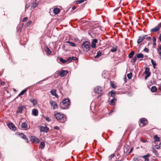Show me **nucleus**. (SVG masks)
Wrapping results in <instances>:
<instances>
[{
    "mask_svg": "<svg viewBox=\"0 0 161 161\" xmlns=\"http://www.w3.org/2000/svg\"><path fill=\"white\" fill-rule=\"evenodd\" d=\"M102 55V53L100 51L97 52V55L95 56V58L101 56Z\"/></svg>",
    "mask_w": 161,
    "mask_h": 161,
    "instance_id": "nucleus-35",
    "label": "nucleus"
},
{
    "mask_svg": "<svg viewBox=\"0 0 161 161\" xmlns=\"http://www.w3.org/2000/svg\"><path fill=\"white\" fill-rule=\"evenodd\" d=\"M145 161H149V159L148 158L145 160Z\"/></svg>",
    "mask_w": 161,
    "mask_h": 161,
    "instance_id": "nucleus-61",
    "label": "nucleus"
},
{
    "mask_svg": "<svg viewBox=\"0 0 161 161\" xmlns=\"http://www.w3.org/2000/svg\"><path fill=\"white\" fill-rule=\"evenodd\" d=\"M159 55L160 56V59H161V54H159Z\"/></svg>",
    "mask_w": 161,
    "mask_h": 161,
    "instance_id": "nucleus-62",
    "label": "nucleus"
},
{
    "mask_svg": "<svg viewBox=\"0 0 161 161\" xmlns=\"http://www.w3.org/2000/svg\"><path fill=\"white\" fill-rule=\"evenodd\" d=\"M144 73L146 75L145 78V80H146L147 78L150 76L151 74V73L150 72L149 68L148 67L146 68Z\"/></svg>",
    "mask_w": 161,
    "mask_h": 161,
    "instance_id": "nucleus-4",
    "label": "nucleus"
},
{
    "mask_svg": "<svg viewBox=\"0 0 161 161\" xmlns=\"http://www.w3.org/2000/svg\"><path fill=\"white\" fill-rule=\"evenodd\" d=\"M24 108L25 107L24 106H19L17 110V113H21Z\"/></svg>",
    "mask_w": 161,
    "mask_h": 161,
    "instance_id": "nucleus-17",
    "label": "nucleus"
},
{
    "mask_svg": "<svg viewBox=\"0 0 161 161\" xmlns=\"http://www.w3.org/2000/svg\"><path fill=\"white\" fill-rule=\"evenodd\" d=\"M142 142H146V141H144L143 140H142Z\"/></svg>",
    "mask_w": 161,
    "mask_h": 161,
    "instance_id": "nucleus-63",
    "label": "nucleus"
},
{
    "mask_svg": "<svg viewBox=\"0 0 161 161\" xmlns=\"http://www.w3.org/2000/svg\"><path fill=\"white\" fill-rule=\"evenodd\" d=\"M158 53L159 54H161V46L158 48Z\"/></svg>",
    "mask_w": 161,
    "mask_h": 161,
    "instance_id": "nucleus-46",
    "label": "nucleus"
},
{
    "mask_svg": "<svg viewBox=\"0 0 161 161\" xmlns=\"http://www.w3.org/2000/svg\"><path fill=\"white\" fill-rule=\"evenodd\" d=\"M21 126L22 128L25 129L27 127V124L25 122H23L21 124Z\"/></svg>",
    "mask_w": 161,
    "mask_h": 161,
    "instance_id": "nucleus-22",
    "label": "nucleus"
},
{
    "mask_svg": "<svg viewBox=\"0 0 161 161\" xmlns=\"http://www.w3.org/2000/svg\"><path fill=\"white\" fill-rule=\"evenodd\" d=\"M137 58H144V55L142 53H138L136 55Z\"/></svg>",
    "mask_w": 161,
    "mask_h": 161,
    "instance_id": "nucleus-23",
    "label": "nucleus"
},
{
    "mask_svg": "<svg viewBox=\"0 0 161 161\" xmlns=\"http://www.w3.org/2000/svg\"><path fill=\"white\" fill-rule=\"evenodd\" d=\"M30 101L32 103L33 105H35L36 104L37 102L36 100H35L34 99H33L32 100H30Z\"/></svg>",
    "mask_w": 161,
    "mask_h": 161,
    "instance_id": "nucleus-33",
    "label": "nucleus"
},
{
    "mask_svg": "<svg viewBox=\"0 0 161 161\" xmlns=\"http://www.w3.org/2000/svg\"><path fill=\"white\" fill-rule=\"evenodd\" d=\"M60 61L63 63H65L67 62L66 60H65L61 58L60 59Z\"/></svg>",
    "mask_w": 161,
    "mask_h": 161,
    "instance_id": "nucleus-41",
    "label": "nucleus"
},
{
    "mask_svg": "<svg viewBox=\"0 0 161 161\" xmlns=\"http://www.w3.org/2000/svg\"><path fill=\"white\" fill-rule=\"evenodd\" d=\"M45 147V143L43 142H41L39 148L43 149Z\"/></svg>",
    "mask_w": 161,
    "mask_h": 161,
    "instance_id": "nucleus-24",
    "label": "nucleus"
},
{
    "mask_svg": "<svg viewBox=\"0 0 161 161\" xmlns=\"http://www.w3.org/2000/svg\"><path fill=\"white\" fill-rule=\"evenodd\" d=\"M132 150H133V148H131V149H130V151L129 152V153H130L132 151Z\"/></svg>",
    "mask_w": 161,
    "mask_h": 161,
    "instance_id": "nucleus-59",
    "label": "nucleus"
},
{
    "mask_svg": "<svg viewBox=\"0 0 161 161\" xmlns=\"http://www.w3.org/2000/svg\"><path fill=\"white\" fill-rule=\"evenodd\" d=\"M150 156V154H148L146 155H143L142 156V157L145 160L148 158V157Z\"/></svg>",
    "mask_w": 161,
    "mask_h": 161,
    "instance_id": "nucleus-34",
    "label": "nucleus"
},
{
    "mask_svg": "<svg viewBox=\"0 0 161 161\" xmlns=\"http://www.w3.org/2000/svg\"><path fill=\"white\" fill-rule=\"evenodd\" d=\"M140 122L143 124L142 126H144L148 123V121L147 119L145 118H142L140 119Z\"/></svg>",
    "mask_w": 161,
    "mask_h": 161,
    "instance_id": "nucleus-10",
    "label": "nucleus"
},
{
    "mask_svg": "<svg viewBox=\"0 0 161 161\" xmlns=\"http://www.w3.org/2000/svg\"><path fill=\"white\" fill-rule=\"evenodd\" d=\"M54 129H55L59 130V128L57 126H55L54 127Z\"/></svg>",
    "mask_w": 161,
    "mask_h": 161,
    "instance_id": "nucleus-54",
    "label": "nucleus"
},
{
    "mask_svg": "<svg viewBox=\"0 0 161 161\" xmlns=\"http://www.w3.org/2000/svg\"><path fill=\"white\" fill-rule=\"evenodd\" d=\"M134 54V51H132L129 54V58H131L132 57Z\"/></svg>",
    "mask_w": 161,
    "mask_h": 161,
    "instance_id": "nucleus-32",
    "label": "nucleus"
},
{
    "mask_svg": "<svg viewBox=\"0 0 161 161\" xmlns=\"http://www.w3.org/2000/svg\"><path fill=\"white\" fill-rule=\"evenodd\" d=\"M146 36H147V35H145L142 37L139 36L137 41V43L139 44L142 42L143 40L145 39V37Z\"/></svg>",
    "mask_w": 161,
    "mask_h": 161,
    "instance_id": "nucleus-13",
    "label": "nucleus"
},
{
    "mask_svg": "<svg viewBox=\"0 0 161 161\" xmlns=\"http://www.w3.org/2000/svg\"><path fill=\"white\" fill-rule=\"evenodd\" d=\"M54 116L61 123H64L66 120V118L65 116L60 113L55 114Z\"/></svg>",
    "mask_w": 161,
    "mask_h": 161,
    "instance_id": "nucleus-2",
    "label": "nucleus"
},
{
    "mask_svg": "<svg viewBox=\"0 0 161 161\" xmlns=\"http://www.w3.org/2000/svg\"><path fill=\"white\" fill-rule=\"evenodd\" d=\"M153 152L155 153L156 156H158L159 154L158 151L154 148H153Z\"/></svg>",
    "mask_w": 161,
    "mask_h": 161,
    "instance_id": "nucleus-31",
    "label": "nucleus"
},
{
    "mask_svg": "<svg viewBox=\"0 0 161 161\" xmlns=\"http://www.w3.org/2000/svg\"><path fill=\"white\" fill-rule=\"evenodd\" d=\"M30 6V5L28 4H26L25 6V10H26V9L27 8H28Z\"/></svg>",
    "mask_w": 161,
    "mask_h": 161,
    "instance_id": "nucleus-53",
    "label": "nucleus"
},
{
    "mask_svg": "<svg viewBox=\"0 0 161 161\" xmlns=\"http://www.w3.org/2000/svg\"><path fill=\"white\" fill-rule=\"evenodd\" d=\"M116 99L114 97L109 102V103L110 105H114L115 104V102L116 101Z\"/></svg>",
    "mask_w": 161,
    "mask_h": 161,
    "instance_id": "nucleus-16",
    "label": "nucleus"
},
{
    "mask_svg": "<svg viewBox=\"0 0 161 161\" xmlns=\"http://www.w3.org/2000/svg\"><path fill=\"white\" fill-rule=\"evenodd\" d=\"M7 125L9 128L13 130H15L16 129V128L15 125L12 123H10L7 124Z\"/></svg>",
    "mask_w": 161,
    "mask_h": 161,
    "instance_id": "nucleus-9",
    "label": "nucleus"
},
{
    "mask_svg": "<svg viewBox=\"0 0 161 161\" xmlns=\"http://www.w3.org/2000/svg\"><path fill=\"white\" fill-rule=\"evenodd\" d=\"M117 51V47H113L112 48L111 50L110 51L112 52H114Z\"/></svg>",
    "mask_w": 161,
    "mask_h": 161,
    "instance_id": "nucleus-40",
    "label": "nucleus"
},
{
    "mask_svg": "<svg viewBox=\"0 0 161 161\" xmlns=\"http://www.w3.org/2000/svg\"><path fill=\"white\" fill-rule=\"evenodd\" d=\"M102 90L103 88L102 87L97 86L94 88V91L95 93L99 94L101 93Z\"/></svg>",
    "mask_w": 161,
    "mask_h": 161,
    "instance_id": "nucleus-6",
    "label": "nucleus"
},
{
    "mask_svg": "<svg viewBox=\"0 0 161 161\" xmlns=\"http://www.w3.org/2000/svg\"><path fill=\"white\" fill-rule=\"evenodd\" d=\"M46 51L47 52V54H51V52L50 50L48 48H47Z\"/></svg>",
    "mask_w": 161,
    "mask_h": 161,
    "instance_id": "nucleus-42",
    "label": "nucleus"
},
{
    "mask_svg": "<svg viewBox=\"0 0 161 161\" xmlns=\"http://www.w3.org/2000/svg\"><path fill=\"white\" fill-rule=\"evenodd\" d=\"M31 21H29L27 23H26L25 24V25L26 26H28L31 24Z\"/></svg>",
    "mask_w": 161,
    "mask_h": 161,
    "instance_id": "nucleus-45",
    "label": "nucleus"
},
{
    "mask_svg": "<svg viewBox=\"0 0 161 161\" xmlns=\"http://www.w3.org/2000/svg\"><path fill=\"white\" fill-rule=\"evenodd\" d=\"M151 39V38L150 36L147 37V36L145 37V39H146L147 40H150Z\"/></svg>",
    "mask_w": 161,
    "mask_h": 161,
    "instance_id": "nucleus-52",
    "label": "nucleus"
},
{
    "mask_svg": "<svg viewBox=\"0 0 161 161\" xmlns=\"http://www.w3.org/2000/svg\"><path fill=\"white\" fill-rule=\"evenodd\" d=\"M60 10L58 8H55L53 9V12L55 14H58L59 13Z\"/></svg>",
    "mask_w": 161,
    "mask_h": 161,
    "instance_id": "nucleus-21",
    "label": "nucleus"
},
{
    "mask_svg": "<svg viewBox=\"0 0 161 161\" xmlns=\"http://www.w3.org/2000/svg\"><path fill=\"white\" fill-rule=\"evenodd\" d=\"M28 19V17H24L22 20V21L24 22H26V20Z\"/></svg>",
    "mask_w": 161,
    "mask_h": 161,
    "instance_id": "nucleus-48",
    "label": "nucleus"
},
{
    "mask_svg": "<svg viewBox=\"0 0 161 161\" xmlns=\"http://www.w3.org/2000/svg\"><path fill=\"white\" fill-rule=\"evenodd\" d=\"M72 57H69L67 59L66 61L67 62H68V63L72 61Z\"/></svg>",
    "mask_w": 161,
    "mask_h": 161,
    "instance_id": "nucleus-43",
    "label": "nucleus"
},
{
    "mask_svg": "<svg viewBox=\"0 0 161 161\" xmlns=\"http://www.w3.org/2000/svg\"><path fill=\"white\" fill-rule=\"evenodd\" d=\"M157 90V88L155 86H153L151 89V91L152 92H155Z\"/></svg>",
    "mask_w": 161,
    "mask_h": 161,
    "instance_id": "nucleus-27",
    "label": "nucleus"
},
{
    "mask_svg": "<svg viewBox=\"0 0 161 161\" xmlns=\"http://www.w3.org/2000/svg\"><path fill=\"white\" fill-rule=\"evenodd\" d=\"M27 91V89H25L23 90L18 95V96H21L23 95V94L26 92Z\"/></svg>",
    "mask_w": 161,
    "mask_h": 161,
    "instance_id": "nucleus-26",
    "label": "nucleus"
},
{
    "mask_svg": "<svg viewBox=\"0 0 161 161\" xmlns=\"http://www.w3.org/2000/svg\"><path fill=\"white\" fill-rule=\"evenodd\" d=\"M50 103L54 110L58 108V106L56 102L51 100L50 102Z\"/></svg>",
    "mask_w": 161,
    "mask_h": 161,
    "instance_id": "nucleus-7",
    "label": "nucleus"
},
{
    "mask_svg": "<svg viewBox=\"0 0 161 161\" xmlns=\"http://www.w3.org/2000/svg\"><path fill=\"white\" fill-rule=\"evenodd\" d=\"M151 62L152 64H153V67L155 69V67L156 65V62L154 61L153 59H151Z\"/></svg>",
    "mask_w": 161,
    "mask_h": 161,
    "instance_id": "nucleus-30",
    "label": "nucleus"
},
{
    "mask_svg": "<svg viewBox=\"0 0 161 161\" xmlns=\"http://www.w3.org/2000/svg\"><path fill=\"white\" fill-rule=\"evenodd\" d=\"M40 131L41 132H47L49 130V128L46 126H41L40 127Z\"/></svg>",
    "mask_w": 161,
    "mask_h": 161,
    "instance_id": "nucleus-11",
    "label": "nucleus"
},
{
    "mask_svg": "<svg viewBox=\"0 0 161 161\" xmlns=\"http://www.w3.org/2000/svg\"><path fill=\"white\" fill-rule=\"evenodd\" d=\"M19 135L21 138L25 139L26 141V142L27 143H28V140L26 138V136H25V135H24L23 133H20L19 134Z\"/></svg>",
    "mask_w": 161,
    "mask_h": 161,
    "instance_id": "nucleus-15",
    "label": "nucleus"
},
{
    "mask_svg": "<svg viewBox=\"0 0 161 161\" xmlns=\"http://www.w3.org/2000/svg\"><path fill=\"white\" fill-rule=\"evenodd\" d=\"M110 93L111 94V97H113V98L114 97L115 95V93L114 92L111 91L110 92Z\"/></svg>",
    "mask_w": 161,
    "mask_h": 161,
    "instance_id": "nucleus-39",
    "label": "nucleus"
},
{
    "mask_svg": "<svg viewBox=\"0 0 161 161\" xmlns=\"http://www.w3.org/2000/svg\"><path fill=\"white\" fill-rule=\"evenodd\" d=\"M155 147L156 149H159L160 148V146L158 145H155Z\"/></svg>",
    "mask_w": 161,
    "mask_h": 161,
    "instance_id": "nucleus-51",
    "label": "nucleus"
},
{
    "mask_svg": "<svg viewBox=\"0 0 161 161\" xmlns=\"http://www.w3.org/2000/svg\"><path fill=\"white\" fill-rule=\"evenodd\" d=\"M159 89L161 91V84L159 85Z\"/></svg>",
    "mask_w": 161,
    "mask_h": 161,
    "instance_id": "nucleus-60",
    "label": "nucleus"
},
{
    "mask_svg": "<svg viewBox=\"0 0 161 161\" xmlns=\"http://www.w3.org/2000/svg\"><path fill=\"white\" fill-rule=\"evenodd\" d=\"M97 42V40L96 39H94L92 42V47L94 48L96 47V43Z\"/></svg>",
    "mask_w": 161,
    "mask_h": 161,
    "instance_id": "nucleus-12",
    "label": "nucleus"
},
{
    "mask_svg": "<svg viewBox=\"0 0 161 161\" xmlns=\"http://www.w3.org/2000/svg\"><path fill=\"white\" fill-rule=\"evenodd\" d=\"M31 140L33 142H36V144L40 142L39 139L35 136L32 137L31 138Z\"/></svg>",
    "mask_w": 161,
    "mask_h": 161,
    "instance_id": "nucleus-14",
    "label": "nucleus"
},
{
    "mask_svg": "<svg viewBox=\"0 0 161 161\" xmlns=\"http://www.w3.org/2000/svg\"><path fill=\"white\" fill-rule=\"evenodd\" d=\"M156 39L155 37H153V41L154 42H155H155L156 41Z\"/></svg>",
    "mask_w": 161,
    "mask_h": 161,
    "instance_id": "nucleus-56",
    "label": "nucleus"
},
{
    "mask_svg": "<svg viewBox=\"0 0 161 161\" xmlns=\"http://www.w3.org/2000/svg\"><path fill=\"white\" fill-rule=\"evenodd\" d=\"M144 51L145 52H147V53H148L149 51V49L147 48H145L144 49Z\"/></svg>",
    "mask_w": 161,
    "mask_h": 161,
    "instance_id": "nucleus-50",
    "label": "nucleus"
},
{
    "mask_svg": "<svg viewBox=\"0 0 161 161\" xmlns=\"http://www.w3.org/2000/svg\"><path fill=\"white\" fill-rule=\"evenodd\" d=\"M115 155L114 154H111V155H110V156H109V158L110 159H111L112 158H114V157Z\"/></svg>",
    "mask_w": 161,
    "mask_h": 161,
    "instance_id": "nucleus-47",
    "label": "nucleus"
},
{
    "mask_svg": "<svg viewBox=\"0 0 161 161\" xmlns=\"http://www.w3.org/2000/svg\"><path fill=\"white\" fill-rule=\"evenodd\" d=\"M155 141H160V138L157 135H155L154 136Z\"/></svg>",
    "mask_w": 161,
    "mask_h": 161,
    "instance_id": "nucleus-29",
    "label": "nucleus"
},
{
    "mask_svg": "<svg viewBox=\"0 0 161 161\" xmlns=\"http://www.w3.org/2000/svg\"><path fill=\"white\" fill-rule=\"evenodd\" d=\"M124 151L125 152V148H124Z\"/></svg>",
    "mask_w": 161,
    "mask_h": 161,
    "instance_id": "nucleus-64",
    "label": "nucleus"
},
{
    "mask_svg": "<svg viewBox=\"0 0 161 161\" xmlns=\"http://www.w3.org/2000/svg\"><path fill=\"white\" fill-rule=\"evenodd\" d=\"M82 47L84 51L88 52L91 47L90 42L87 41L84 42L82 44Z\"/></svg>",
    "mask_w": 161,
    "mask_h": 161,
    "instance_id": "nucleus-3",
    "label": "nucleus"
},
{
    "mask_svg": "<svg viewBox=\"0 0 161 161\" xmlns=\"http://www.w3.org/2000/svg\"><path fill=\"white\" fill-rule=\"evenodd\" d=\"M76 8V7L75 6H74L72 8V9L73 10H75V8Z\"/></svg>",
    "mask_w": 161,
    "mask_h": 161,
    "instance_id": "nucleus-57",
    "label": "nucleus"
},
{
    "mask_svg": "<svg viewBox=\"0 0 161 161\" xmlns=\"http://www.w3.org/2000/svg\"><path fill=\"white\" fill-rule=\"evenodd\" d=\"M56 90L55 89H52L50 92L51 94L53 96H55V97H57L58 95L56 94Z\"/></svg>",
    "mask_w": 161,
    "mask_h": 161,
    "instance_id": "nucleus-18",
    "label": "nucleus"
},
{
    "mask_svg": "<svg viewBox=\"0 0 161 161\" xmlns=\"http://www.w3.org/2000/svg\"><path fill=\"white\" fill-rule=\"evenodd\" d=\"M141 158L140 156H136V157L133 159V161H139L140 160V158Z\"/></svg>",
    "mask_w": 161,
    "mask_h": 161,
    "instance_id": "nucleus-25",
    "label": "nucleus"
},
{
    "mask_svg": "<svg viewBox=\"0 0 161 161\" xmlns=\"http://www.w3.org/2000/svg\"><path fill=\"white\" fill-rule=\"evenodd\" d=\"M38 112L36 109H33L32 110V114L35 116H37L38 115Z\"/></svg>",
    "mask_w": 161,
    "mask_h": 161,
    "instance_id": "nucleus-19",
    "label": "nucleus"
},
{
    "mask_svg": "<svg viewBox=\"0 0 161 161\" xmlns=\"http://www.w3.org/2000/svg\"><path fill=\"white\" fill-rule=\"evenodd\" d=\"M137 58L136 55L135 57H134L133 58H132V62L133 63H135L136 60V59Z\"/></svg>",
    "mask_w": 161,
    "mask_h": 161,
    "instance_id": "nucleus-44",
    "label": "nucleus"
},
{
    "mask_svg": "<svg viewBox=\"0 0 161 161\" xmlns=\"http://www.w3.org/2000/svg\"><path fill=\"white\" fill-rule=\"evenodd\" d=\"M38 5V3L36 2V1H35V2H33L31 5V7L32 8H34L35 7H36Z\"/></svg>",
    "mask_w": 161,
    "mask_h": 161,
    "instance_id": "nucleus-20",
    "label": "nucleus"
},
{
    "mask_svg": "<svg viewBox=\"0 0 161 161\" xmlns=\"http://www.w3.org/2000/svg\"><path fill=\"white\" fill-rule=\"evenodd\" d=\"M158 39L159 41L161 42V34L159 35Z\"/></svg>",
    "mask_w": 161,
    "mask_h": 161,
    "instance_id": "nucleus-55",
    "label": "nucleus"
},
{
    "mask_svg": "<svg viewBox=\"0 0 161 161\" xmlns=\"http://www.w3.org/2000/svg\"><path fill=\"white\" fill-rule=\"evenodd\" d=\"M86 0H79L76 1V3L77 4L82 3L84 2Z\"/></svg>",
    "mask_w": 161,
    "mask_h": 161,
    "instance_id": "nucleus-37",
    "label": "nucleus"
},
{
    "mask_svg": "<svg viewBox=\"0 0 161 161\" xmlns=\"http://www.w3.org/2000/svg\"><path fill=\"white\" fill-rule=\"evenodd\" d=\"M161 27V23H159L157 26H156L155 28L151 29L150 31L151 32H156L158 31H159Z\"/></svg>",
    "mask_w": 161,
    "mask_h": 161,
    "instance_id": "nucleus-5",
    "label": "nucleus"
},
{
    "mask_svg": "<svg viewBox=\"0 0 161 161\" xmlns=\"http://www.w3.org/2000/svg\"><path fill=\"white\" fill-rule=\"evenodd\" d=\"M68 73V72L67 70H62L61 71L58 72V75H60L61 77H63L66 75Z\"/></svg>",
    "mask_w": 161,
    "mask_h": 161,
    "instance_id": "nucleus-8",
    "label": "nucleus"
},
{
    "mask_svg": "<svg viewBox=\"0 0 161 161\" xmlns=\"http://www.w3.org/2000/svg\"><path fill=\"white\" fill-rule=\"evenodd\" d=\"M72 60H77V58L75 57H72Z\"/></svg>",
    "mask_w": 161,
    "mask_h": 161,
    "instance_id": "nucleus-49",
    "label": "nucleus"
},
{
    "mask_svg": "<svg viewBox=\"0 0 161 161\" xmlns=\"http://www.w3.org/2000/svg\"><path fill=\"white\" fill-rule=\"evenodd\" d=\"M70 102L68 99H65L60 103V108L62 109H65L68 108L70 105Z\"/></svg>",
    "mask_w": 161,
    "mask_h": 161,
    "instance_id": "nucleus-1",
    "label": "nucleus"
},
{
    "mask_svg": "<svg viewBox=\"0 0 161 161\" xmlns=\"http://www.w3.org/2000/svg\"><path fill=\"white\" fill-rule=\"evenodd\" d=\"M132 76V74L131 73H130L127 74V77L129 79H130L131 78Z\"/></svg>",
    "mask_w": 161,
    "mask_h": 161,
    "instance_id": "nucleus-38",
    "label": "nucleus"
},
{
    "mask_svg": "<svg viewBox=\"0 0 161 161\" xmlns=\"http://www.w3.org/2000/svg\"><path fill=\"white\" fill-rule=\"evenodd\" d=\"M110 84L111 86L113 88H115L116 87V86L114 84V83L112 82H110Z\"/></svg>",
    "mask_w": 161,
    "mask_h": 161,
    "instance_id": "nucleus-36",
    "label": "nucleus"
},
{
    "mask_svg": "<svg viewBox=\"0 0 161 161\" xmlns=\"http://www.w3.org/2000/svg\"><path fill=\"white\" fill-rule=\"evenodd\" d=\"M66 42L67 43L70 44L69 45L71 46L74 47L75 46V44L73 42H70L69 41H66Z\"/></svg>",
    "mask_w": 161,
    "mask_h": 161,
    "instance_id": "nucleus-28",
    "label": "nucleus"
},
{
    "mask_svg": "<svg viewBox=\"0 0 161 161\" xmlns=\"http://www.w3.org/2000/svg\"><path fill=\"white\" fill-rule=\"evenodd\" d=\"M46 120L48 121H49L50 120H49V118L47 117L46 118Z\"/></svg>",
    "mask_w": 161,
    "mask_h": 161,
    "instance_id": "nucleus-58",
    "label": "nucleus"
}]
</instances>
